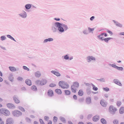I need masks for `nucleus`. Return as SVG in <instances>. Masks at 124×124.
<instances>
[{"instance_id": "f257e3e1", "label": "nucleus", "mask_w": 124, "mask_h": 124, "mask_svg": "<svg viewBox=\"0 0 124 124\" xmlns=\"http://www.w3.org/2000/svg\"><path fill=\"white\" fill-rule=\"evenodd\" d=\"M60 86L63 89H67L69 87V85L68 84L64 81H60L59 83Z\"/></svg>"}, {"instance_id": "f03ea898", "label": "nucleus", "mask_w": 124, "mask_h": 124, "mask_svg": "<svg viewBox=\"0 0 124 124\" xmlns=\"http://www.w3.org/2000/svg\"><path fill=\"white\" fill-rule=\"evenodd\" d=\"M79 86V84L78 82H74L71 86V90L72 92L73 93H75L77 90V88Z\"/></svg>"}, {"instance_id": "7ed1b4c3", "label": "nucleus", "mask_w": 124, "mask_h": 124, "mask_svg": "<svg viewBox=\"0 0 124 124\" xmlns=\"http://www.w3.org/2000/svg\"><path fill=\"white\" fill-rule=\"evenodd\" d=\"M1 113L3 114L6 116H8L10 114L9 111L8 110L4 108H1L0 110Z\"/></svg>"}, {"instance_id": "20e7f679", "label": "nucleus", "mask_w": 124, "mask_h": 124, "mask_svg": "<svg viewBox=\"0 0 124 124\" xmlns=\"http://www.w3.org/2000/svg\"><path fill=\"white\" fill-rule=\"evenodd\" d=\"M47 81L45 79H43L41 81L39 80H37L36 81V83L40 85H43L46 84L47 83Z\"/></svg>"}, {"instance_id": "39448f33", "label": "nucleus", "mask_w": 124, "mask_h": 124, "mask_svg": "<svg viewBox=\"0 0 124 124\" xmlns=\"http://www.w3.org/2000/svg\"><path fill=\"white\" fill-rule=\"evenodd\" d=\"M109 110L110 112L113 114L117 110V109L113 106H110L109 108Z\"/></svg>"}, {"instance_id": "423d86ee", "label": "nucleus", "mask_w": 124, "mask_h": 124, "mask_svg": "<svg viewBox=\"0 0 124 124\" xmlns=\"http://www.w3.org/2000/svg\"><path fill=\"white\" fill-rule=\"evenodd\" d=\"M14 121L11 118H9L7 119L6 121V124H13Z\"/></svg>"}, {"instance_id": "0eeeda50", "label": "nucleus", "mask_w": 124, "mask_h": 124, "mask_svg": "<svg viewBox=\"0 0 124 124\" xmlns=\"http://www.w3.org/2000/svg\"><path fill=\"white\" fill-rule=\"evenodd\" d=\"M47 94L50 96H52L54 95L53 91L51 89L48 90L47 92Z\"/></svg>"}, {"instance_id": "6e6552de", "label": "nucleus", "mask_w": 124, "mask_h": 124, "mask_svg": "<svg viewBox=\"0 0 124 124\" xmlns=\"http://www.w3.org/2000/svg\"><path fill=\"white\" fill-rule=\"evenodd\" d=\"M20 16L23 18H25L26 16V12L24 11H23L19 14Z\"/></svg>"}, {"instance_id": "1a4fd4ad", "label": "nucleus", "mask_w": 124, "mask_h": 124, "mask_svg": "<svg viewBox=\"0 0 124 124\" xmlns=\"http://www.w3.org/2000/svg\"><path fill=\"white\" fill-rule=\"evenodd\" d=\"M114 82L116 84L120 86H122V84L121 82L118 80L117 79H115L114 80Z\"/></svg>"}, {"instance_id": "9d476101", "label": "nucleus", "mask_w": 124, "mask_h": 124, "mask_svg": "<svg viewBox=\"0 0 124 124\" xmlns=\"http://www.w3.org/2000/svg\"><path fill=\"white\" fill-rule=\"evenodd\" d=\"M99 119V116L96 115L93 117V120L94 122H96Z\"/></svg>"}, {"instance_id": "9b49d317", "label": "nucleus", "mask_w": 124, "mask_h": 124, "mask_svg": "<svg viewBox=\"0 0 124 124\" xmlns=\"http://www.w3.org/2000/svg\"><path fill=\"white\" fill-rule=\"evenodd\" d=\"M51 72L57 76H60V74L58 72L56 71L52 70L51 71Z\"/></svg>"}, {"instance_id": "f8f14e48", "label": "nucleus", "mask_w": 124, "mask_h": 124, "mask_svg": "<svg viewBox=\"0 0 124 124\" xmlns=\"http://www.w3.org/2000/svg\"><path fill=\"white\" fill-rule=\"evenodd\" d=\"M7 107L10 108H15V106L14 105L11 103H9L7 104Z\"/></svg>"}, {"instance_id": "ddd939ff", "label": "nucleus", "mask_w": 124, "mask_h": 124, "mask_svg": "<svg viewBox=\"0 0 124 124\" xmlns=\"http://www.w3.org/2000/svg\"><path fill=\"white\" fill-rule=\"evenodd\" d=\"M55 91L56 93L58 94H61L62 93V92L60 89H56L55 90Z\"/></svg>"}, {"instance_id": "4468645a", "label": "nucleus", "mask_w": 124, "mask_h": 124, "mask_svg": "<svg viewBox=\"0 0 124 124\" xmlns=\"http://www.w3.org/2000/svg\"><path fill=\"white\" fill-rule=\"evenodd\" d=\"M100 103L101 105L104 107H106L107 106V104L103 100H101V101Z\"/></svg>"}, {"instance_id": "2eb2a0df", "label": "nucleus", "mask_w": 124, "mask_h": 124, "mask_svg": "<svg viewBox=\"0 0 124 124\" xmlns=\"http://www.w3.org/2000/svg\"><path fill=\"white\" fill-rule=\"evenodd\" d=\"M25 82L26 84L28 85H31V82L30 80L29 79H26Z\"/></svg>"}, {"instance_id": "dca6fc26", "label": "nucleus", "mask_w": 124, "mask_h": 124, "mask_svg": "<svg viewBox=\"0 0 124 124\" xmlns=\"http://www.w3.org/2000/svg\"><path fill=\"white\" fill-rule=\"evenodd\" d=\"M84 94V92L82 90L80 89L79 91L78 92V95L82 96Z\"/></svg>"}, {"instance_id": "f3484780", "label": "nucleus", "mask_w": 124, "mask_h": 124, "mask_svg": "<svg viewBox=\"0 0 124 124\" xmlns=\"http://www.w3.org/2000/svg\"><path fill=\"white\" fill-rule=\"evenodd\" d=\"M35 76L37 77H39L41 76V74L39 71H37L35 73Z\"/></svg>"}, {"instance_id": "a211bd4d", "label": "nucleus", "mask_w": 124, "mask_h": 124, "mask_svg": "<svg viewBox=\"0 0 124 124\" xmlns=\"http://www.w3.org/2000/svg\"><path fill=\"white\" fill-rule=\"evenodd\" d=\"M119 113L120 114H122L124 112V107H121L119 110Z\"/></svg>"}, {"instance_id": "6ab92c4d", "label": "nucleus", "mask_w": 124, "mask_h": 124, "mask_svg": "<svg viewBox=\"0 0 124 124\" xmlns=\"http://www.w3.org/2000/svg\"><path fill=\"white\" fill-rule=\"evenodd\" d=\"M53 40V39L51 38H48V39H45L44 41V42H46L47 41H52Z\"/></svg>"}, {"instance_id": "aec40b11", "label": "nucleus", "mask_w": 124, "mask_h": 124, "mask_svg": "<svg viewBox=\"0 0 124 124\" xmlns=\"http://www.w3.org/2000/svg\"><path fill=\"white\" fill-rule=\"evenodd\" d=\"M88 60L89 61H90L92 60H95V58L94 57L92 56H88L87 57Z\"/></svg>"}, {"instance_id": "412c9836", "label": "nucleus", "mask_w": 124, "mask_h": 124, "mask_svg": "<svg viewBox=\"0 0 124 124\" xmlns=\"http://www.w3.org/2000/svg\"><path fill=\"white\" fill-rule=\"evenodd\" d=\"M91 100L90 98L88 97L86 98V102L87 103H89L91 102Z\"/></svg>"}, {"instance_id": "4be33fe9", "label": "nucleus", "mask_w": 124, "mask_h": 124, "mask_svg": "<svg viewBox=\"0 0 124 124\" xmlns=\"http://www.w3.org/2000/svg\"><path fill=\"white\" fill-rule=\"evenodd\" d=\"M101 121L102 124H106L107 122L106 120L104 118H102L101 120Z\"/></svg>"}, {"instance_id": "5701e85b", "label": "nucleus", "mask_w": 124, "mask_h": 124, "mask_svg": "<svg viewBox=\"0 0 124 124\" xmlns=\"http://www.w3.org/2000/svg\"><path fill=\"white\" fill-rule=\"evenodd\" d=\"M58 30L59 31L61 32H63L64 30L63 27L61 26L59 27Z\"/></svg>"}, {"instance_id": "b1692460", "label": "nucleus", "mask_w": 124, "mask_h": 124, "mask_svg": "<svg viewBox=\"0 0 124 124\" xmlns=\"http://www.w3.org/2000/svg\"><path fill=\"white\" fill-rule=\"evenodd\" d=\"M104 34V35L105 37H107V34L106 33H102L101 34V35H100L99 36H98L99 37H100V38L101 39H102L103 38H102L101 37Z\"/></svg>"}, {"instance_id": "393cba45", "label": "nucleus", "mask_w": 124, "mask_h": 124, "mask_svg": "<svg viewBox=\"0 0 124 124\" xmlns=\"http://www.w3.org/2000/svg\"><path fill=\"white\" fill-rule=\"evenodd\" d=\"M31 7V5L30 4H26L25 6V8L27 9H29Z\"/></svg>"}, {"instance_id": "a878e982", "label": "nucleus", "mask_w": 124, "mask_h": 124, "mask_svg": "<svg viewBox=\"0 0 124 124\" xmlns=\"http://www.w3.org/2000/svg\"><path fill=\"white\" fill-rule=\"evenodd\" d=\"M9 68L10 70L12 71H15V68L13 67H9Z\"/></svg>"}, {"instance_id": "bb28decb", "label": "nucleus", "mask_w": 124, "mask_h": 124, "mask_svg": "<svg viewBox=\"0 0 124 124\" xmlns=\"http://www.w3.org/2000/svg\"><path fill=\"white\" fill-rule=\"evenodd\" d=\"M31 89L33 91H36L37 90V87L33 85L31 86Z\"/></svg>"}, {"instance_id": "cd10ccee", "label": "nucleus", "mask_w": 124, "mask_h": 124, "mask_svg": "<svg viewBox=\"0 0 124 124\" xmlns=\"http://www.w3.org/2000/svg\"><path fill=\"white\" fill-rule=\"evenodd\" d=\"M113 123L114 124H118V120L117 119H115L113 121Z\"/></svg>"}, {"instance_id": "c85d7f7f", "label": "nucleus", "mask_w": 124, "mask_h": 124, "mask_svg": "<svg viewBox=\"0 0 124 124\" xmlns=\"http://www.w3.org/2000/svg\"><path fill=\"white\" fill-rule=\"evenodd\" d=\"M92 86L93 89L94 90L96 91L98 90V88L96 87H95V86L93 84H92Z\"/></svg>"}, {"instance_id": "c756f323", "label": "nucleus", "mask_w": 124, "mask_h": 124, "mask_svg": "<svg viewBox=\"0 0 124 124\" xmlns=\"http://www.w3.org/2000/svg\"><path fill=\"white\" fill-rule=\"evenodd\" d=\"M112 39V38H106L104 39V40L105 42H107L110 39Z\"/></svg>"}, {"instance_id": "7c9ffc66", "label": "nucleus", "mask_w": 124, "mask_h": 124, "mask_svg": "<svg viewBox=\"0 0 124 124\" xmlns=\"http://www.w3.org/2000/svg\"><path fill=\"white\" fill-rule=\"evenodd\" d=\"M63 28L64 29L66 30L68 29V27L66 25L64 24H62V26Z\"/></svg>"}, {"instance_id": "2f4dec72", "label": "nucleus", "mask_w": 124, "mask_h": 124, "mask_svg": "<svg viewBox=\"0 0 124 124\" xmlns=\"http://www.w3.org/2000/svg\"><path fill=\"white\" fill-rule=\"evenodd\" d=\"M65 94L66 95H69L70 94V92L68 90H66L65 91Z\"/></svg>"}, {"instance_id": "473e14b6", "label": "nucleus", "mask_w": 124, "mask_h": 124, "mask_svg": "<svg viewBox=\"0 0 124 124\" xmlns=\"http://www.w3.org/2000/svg\"><path fill=\"white\" fill-rule=\"evenodd\" d=\"M56 86V85L54 83L50 84L49 85V86L51 87H53Z\"/></svg>"}, {"instance_id": "72a5a7b5", "label": "nucleus", "mask_w": 124, "mask_h": 124, "mask_svg": "<svg viewBox=\"0 0 124 124\" xmlns=\"http://www.w3.org/2000/svg\"><path fill=\"white\" fill-rule=\"evenodd\" d=\"M57 117L54 116L53 117V121L54 122H57Z\"/></svg>"}, {"instance_id": "f704fd0d", "label": "nucleus", "mask_w": 124, "mask_h": 124, "mask_svg": "<svg viewBox=\"0 0 124 124\" xmlns=\"http://www.w3.org/2000/svg\"><path fill=\"white\" fill-rule=\"evenodd\" d=\"M17 80L19 81H21L23 80V78L21 77H19L17 78Z\"/></svg>"}, {"instance_id": "c9c22d12", "label": "nucleus", "mask_w": 124, "mask_h": 124, "mask_svg": "<svg viewBox=\"0 0 124 124\" xmlns=\"http://www.w3.org/2000/svg\"><path fill=\"white\" fill-rule=\"evenodd\" d=\"M4 123L2 118L0 117V124H4Z\"/></svg>"}, {"instance_id": "e433bc0d", "label": "nucleus", "mask_w": 124, "mask_h": 124, "mask_svg": "<svg viewBox=\"0 0 124 124\" xmlns=\"http://www.w3.org/2000/svg\"><path fill=\"white\" fill-rule=\"evenodd\" d=\"M121 102L120 101H118L117 102V105L119 107L121 105Z\"/></svg>"}, {"instance_id": "4c0bfd02", "label": "nucleus", "mask_w": 124, "mask_h": 124, "mask_svg": "<svg viewBox=\"0 0 124 124\" xmlns=\"http://www.w3.org/2000/svg\"><path fill=\"white\" fill-rule=\"evenodd\" d=\"M61 120L63 122L65 123L66 122V120L63 117L61 118Z\"/></svg>"}, {"instance_id": "58836bf2", "label": "nucleus", "mask_w": 124, "mask_h": 124, "mask_svg": "<svg viewBox=\"0 0 124 124\" xmlns=\"http://www.w3.org/2000/svg\"><path fill=\"white\" fill-rule=\"evenodd\" d=\"M117 70H122L123 69V68L121 67H117L116 68Z\"/></svg>"}, {"instance_id": "ea45409f", "label": "nucleus", "mask_w": 124, "mask_h": 124, "mask_svg": "<svg viewBox=\"0 0 124 124\" xmlns=\"http://www.w3.org/2000/svg\"><path fill=\"white\" fill-rule=\"evenodd\" d=\"M23 69L25 70H26L27 71H29V69L26 66H23Z\"/></svg>"}, {"instance_id": "a19ab883", "label": "nucleus", "mask_w": 124, "mask_h": 124, "mask_svg": "<svg viewBox=\"0 0 124 124\" xmlns=\"http://www.w3.org/2000/svg\"><path fill=\"white\" fill-rule=\"evenodd\" d=\"M7 36L8 38H10L11 39L14 40V39L13 37H12L10 35H8Z\"/></svg>"}, {"instance_id": "79ce46f5", "label": "nucleus", "mask_w": 124, "mask_h": 124, "mask_svg": "<svg viewBox=\"0 0 124 124\" xmlns=\"http://www.w3.org/2000/svg\"><path fill=\"white\" fill-rule=\"evenodd\" d=\"M56 23L57 26L58 27L59 26H62V24H61L59 23Z\"/></svg>"}, {"instance_id": "37998d69", "label": "nucleus", "mask_w": 124, "mask_h": 124, "mask_svg": "<svg viewBox=\"0 0 124 124\" xmlns=\"http://www.w3.org/2000/svg\"><path fill=\"white\" fill-rule=\"evenodd\" d=\"M103 89L104 90L107 91H108L109 90V88L107 87L103 88Z\"/></svg>"}, {"instance_id": "c03bdc74", "label": "nucleus", "mask_w": 124, "mask_h": 124, "mask_svg": "<svg viewBox=\"0 0 124 124\" xmlns=\"http://www.w3.org/2000/svg\"><path fill=\"white\" fill-rule=\"evenodd\" d=\"M1 38L2 40H3L5 39L6 38L5 36H2L1 37Z\"/></svg>"}, {"instance_id": "a18cd8bd", "label": "nucleus", "mask_w": 124, "mask_h": 124, "mask_svg": "<svg viewBox=\"0 0 124 124\" xmlns=\"http://www.w3.org/2000/svg\"><path fill=\"white\" fill-rule=\"evenodd\" d=\"M94 28H88V30L90 32L94 30Z\"/></svg>"}, {"instance_id": "49530a36", "label": "nucleus", "mask_w": 124, "mask_h": 124, "mask_svg": "<svg viewBox=\"0 0 124 124\" xmlns=\"http://www.w3.org/2000/svg\"><path fill=\"white\" fill-rule=\"evenodd\" d=\"M107 31L110 34H111V35H112L113 34L112 32L111 31H109L108 30H107Z\"/></svg>"}, {"instance_id": "de8ad7c7", "label": "nucleus", "mask_w": 124, "mask_h": 124, "mask_svg": "<svg viewBox=\"0 0 124 124\" xmlns=\"http://www.w3.org/2000/svg\"><path fill=\"white\" fill-rule=\"evenodd\" d=\"M16 113L17 114L16 115L17 116V114L19 113L20 115H21L22 114V113L21 112L18 111H16Z\"/></svg>"}, {"instance_id": "09e8293b", "label": "nucleus", "mask_w": 124, "mask_h": 124, "mask_svg": "<svg viewBox=\"0 0 124 124\" xmlns=\"http://www.w3.org/2000/svg\"><path fill=\"white\" fill-rule=\"evenodd\" d=\"M39 121L41 124H45L43 120L42 119H40Z\"/></svg>"}, {"instance_id": "8fccbe9b", "label": "nucleus", "mask_w": 124, "mask_h": 124, "mask_svg": "<svg viewBox=\"0 0 124 124\" xmlns=\"http://www.w3.org/2000/svg\"><path fill=\"white\" fill-rule=\"evenodd\" d=\"M64 58L66 60L68 59H69V57L68 55H66L64 56Z\"/></svg>"}, {"instance_id": "3c124183", "label": "nucleus", "mask_w": 124, "mask_h": 124, "mask_svg": "<svg viewBox=\"0 0 124 124\" xmlns=\"http://www.w3.org/2000/svg\"><path fill=\"white\" fill-rule=\"evenodd\" d=\"M111 66L112 67H113L116 68L117 67V66H116V65H115V64H112L111 65Z\"/></svg>"}, {"instance_id": "603ef678", "label": "nucleus", "mask_w": 124, "mask_h": 124, "mask_svg": "<svg viewBox=\"0 0 124 124\" xmlns=\"http://www.w3.org/2000/svg\"><path fill=\"white\" fill-rule=\"evenodd\" d=\"M116 25L117 26H118L120 27H122V25L119 23H118V24H116Z\"/></svg>"}, {"instance_id": "864d4df0", "label": "nucleus", "mask_w": 124, "mask_h": 124, "mask_svg": "<svg viewBox=\"0 0 124 124\" xmlns=\"http://www.w3.org/2000/svg\"><path fill=\"white\" fill-rule=\"evenodd\" d=\"M44 118L45 120H47L49 119V117L48 116H46Z\"/></svg>"}, {"instance_id": "5fc2aeb1", "label": "nucleus", "mask_w": 124, "mask_h": 124, "mask_svg": "<svg viewBox=\"0 0 124 124\" xmlns=\"http://www.w3.org/2000/svg\"><path fill=\"white\" fill-rule=\"evenodd\" d=\"M20 102L19 100L18 99H16V103H18Z\"/></svg>"}, {"instance_id": "6e6d98bb", "label": "nucleus", "mask_w": 124, "mask_h": 124, "mask_svg": "<svg viewBox=\"0 0 124 124\" xmlns=\"http://www.w3.org/2000/svg\"><path fill=\"white\" fill-rule=\"evenodd\" d=\"M73 98L75 100L77 99V97L76 95H74L73 96Z\"/></svg>"}, {"instance_id": "4d7b16f0", "label": "nucleus", "mask_w": 124, "mask_h": 124, "mask_svg": "<svg viewBox=\"0 0 124 124\" xmlns=\"http://www.w3.org/2000/svg\"><path fill=\"white\" fill-rule=\"evenodd\" d=\"M94 17L93 16H92L90 18V20L91 21L93 20L94 18Z\"/></svg>"}, {"instance_id": "13d9d810", "label": "nucleus", "mask_w": 124, "mask_h": 124, "mask_svg": "<svg viewBox=\"0 0 124 124\" xmlns=\"http://www.w3.org/2000/svg\"><path fill=\"white\" fill-rule=\"evenodd\" d=\"M104 96L106 98H108V95L107 94H105L104 95Z\"/></svg>"}, {"instance_id": "bf43d9fd", "label": "nucleus", "mask_w": 124, "mask_h": 124, "mask_svg": "<svg viewBox=\"0 0 124 124\" xmlns=\"http://www.w3.org/2000/svg\"><path fill=\"white\" fill-rule=\"evenodd\" d=\"M52 122L51 121H49L48 123V124H52Z\"/></svg>"}, {"instance_id": "052dcab7", "label": "nucleus", "mask_w": 124, "mask_h": 124, "mask_svg": "<svg viewBox=\"0 0 124 124\" xmlns=\"http://www.w3.org/2000/svg\"><path fill=\"white\" fill-rule=\"evenodd\" d=\"M3 80V79L2 78H1L0 77V82H2Z\"/></svg>"}, {"instance_id": "680f3d73", "label": "nucleus", "mask_w": 124, "mask_h": 124, "mask_svg": "<svg viewBox=\"0 0 124 124\" xmlns=\"http://www.w3.org/2000/svg\"><path fill=\"white\" fill-rule=\"evenodd\" d=\"M55 20L56 21H59L60 20V19L59 18H55Z\"/></svg>"}, {"instance_id": "e2e57ef3", "label": "nucleus", "mask_w": 124, "mask_h": 124, "mask_svg": "<svg viewBox=\"0 0 124 124\" xmlns=\"http://www.w3.org/2000/svg\"><path fill=\"white\" fill-rule=\"evenodd\" d=\"M68 124H73L70 121L68 122Z\"/></svg>"}, {"instance_id": "0e129e2a", "label": "nucleus", "mask_w": 124, "mask_h": 124, "mask_svg": "<svg viewBox=\"0 0 124 124\" xmlns=\"http://www.w3.org/2000/svg\"><path fill=\"white\" fill-rule=\"evenodd\" d=\"M120 35H124V32H121L120 33Z\"/></svg>"}, {"instance_id": "69168bd1", "label": "nucleus", "mask_w": 124, "mask_h": 124, "mask_svg": "<svg viewBox=\"0 0 124 124\" xmlns=\"http://www.w3.org/2000/svg\"><path fill=\"white\" fill-rule=\"evenodd\" d=\"M78 124H84V123L83 122H79L78 123Z\"/></svg>"}, {"instance_id": "338daca9", "label": "nucleus", "mask_w": 124, "mask_h": 124, "mask_svg": "<svg viewBox=\"0 0 124 124\" xmlns=\"http://www.w3.org/2000/svg\"><path fill=\"white\" fill-rule=\"evenodd\" d=\"M34 124H38V123L36 121H35L34 122Z\"/></svg>"}, {"instance_id": "774afa93", "label": "nucleus", "mask_w": 124, "mask_h": 124, "mask_svg": "<svg viewBox=\"0 0 124 124\" xmlns=\"http://www.w3.org/2000/svg\"><path fill=\"white\" fill-rule=\"evenodd\" d=\"M3 99L0 97V102H1L3 101Z\"/></svg>"}]
</instances>
